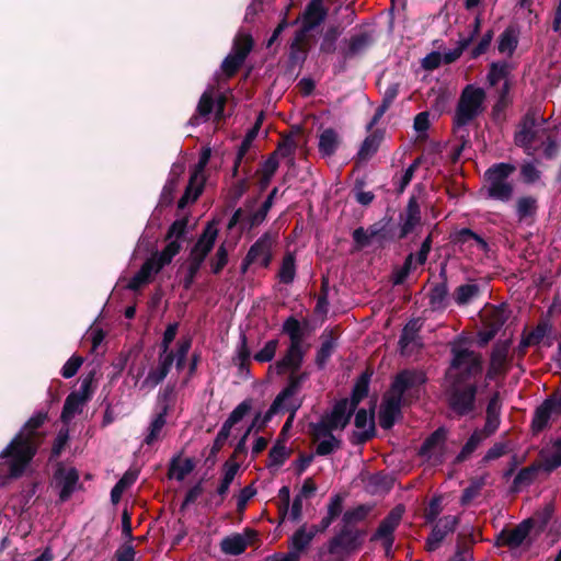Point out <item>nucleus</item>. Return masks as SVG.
<instances>
[{
    "instance_id": "obj_63",
    "label": "nucleus",
    "mask_w": 561,
    "mask_h": 561,
    "mask_svg": "<svg viewBox=\"0 0 561 561\" xmlns=\"http://www.w3.org/2000/svg\"><path fill=\"white\" fill-rule=\"evenodd\" d=\"M228 264V250L225 243L220 244L215 256L209 261L211 273L218 275Z\"/></svg>"
},
{
    "instance_id": "obj_30",
    "label": "nucleus",
    "mask_w": 561,
    "mask_h": 561,
    "mask_svg": "<svg viewBox=\"0 0 561 561\" xmlns=\"http://www.w3.org/2000/svg\"><path fill=\"white\" fill-rule=\"evenodd\" d=\"M195 461L193 458H185L183 462H181L180 455L174 456L168 468V478L175 479L178 481H183L187 474H190L195 469Z\"/></svg>"
},
{
    "instance_id": "obj_56",
    "label": "nucleus",
    "mask_w": 561,
    "mask_h": 561,
    "mask_svg": "<svg viewBox=\"0 0 561 561\" xmlns=\"http://www.w3.org/2000/svg\"><path fill=\"white\" fill-rule=\"evenodd\" d=\"M518 45L517 36L512 27H507L499 37L497 49L500 53L513 55Z\"/></svg>"
},
{
    "instance_id": "obj_31",
    "label": "nucleus",
    "mask_w": 561,
    "mask_h": 561,
    "mask_svg": "<svg viewBox=\"0 0 561 561\" xmlns=\"http://www.w3.org/2000/svg\"><path fill=\"white\" fill-rule=\"evenodd\" d=\"M215 108V100L211 92L205 91L198 101L196 106V113L190 118V124L197 126L201 124V119L204 122L208 121Z\"/></svg>"
},
{
    "instance_id": "obj_42",
    "label": "nucleus",
    "mask_w": 561,
    "mask_h": 561,
    "mask_svg": "<svg viewBox=\"0 0 561 561\" xmlns=\"http://www.w3.org/2000/svg\"><path fill=\"white\" fill-rule=\"evenodd\" d=\"M278 279L282 284L289 285L296 277V256L293 252H286L278 271Z\"/></svg>"
},
{
    "instance_id": "obj_10",
    "label": "nucleus",
    "mask_w": 561,
    "mask_h": 561,
    "mask_svg": "<svg viewBox=\"0 0 561 561\" xmlns=\"http://www.w3.org/2000/svg\"><path fill=\"white\" fill-rule=\"evenodd\" d=\"M404 513L402 505L394 506L387 516L379 523L376 531L373 534L370 540H381L387 558H391V551L394 543V531L400 525Z\"/></svg>"
},
{
    "instance_id": "obj_29",
    "label": "nucleus",
    "mask_w": 561,
    "mask_h": 561,
    "mask_svg": "<svg viewBox=\"0 0 561 561\" xmlns=\"http://www.w3.org/2000/svg\"><path fill=\"white\" fill-rule=\"evenodd\" d=\"M373 376V370L370 368H366L356 379L348 401L358 408L359 403L368 396L369 393V383Z\"/></svg>"
},
{
    "instance_id": "obj_64",
    "label": "nucleus",
    "mask_w": 561,
    "mask_h": 561,
    "mask_svg": "<svg viewBox=\"0 0 561 561\" xmlns=\"http://www.w3.org/2000/svg\"><path fill=\"white\" fill-rule=\"evenodd\" d=\"M253 409V400L251 398L243 400L240 402L229 414L227 417L234 425L241 422L244 416H247Z\"/></svg>"
},
{
    "instance_id": "obj_20",
    "label": "nucleus",
    "mask_w": 561,
    "mask_h": 561,
    "mask_svg": "<svg viewBox=\"0 0 561 561\" xmlns=\"http://www.w3.org/2000/svg\"><path fill=\"white\" fill-rule=\"evenodd\" d=\"M400 218L403 219V224L400 227L398 236L401 240L407 238L422 220L421 208L417 198L414 195L409 198L405 211L400 215Z\"/></svg>"
},
{
    "instance_id": "obj_36",
    "label": "nucleus",
    "mask_w": 561,
    "mask_h": 561,
    "mask_svg": "<svg viewBox=\"0 0 561 561\" xmlns=\"http://www.w3.org/2000/svg\"><path fill=\"white\" fill-rule=\"evenodd\" d=\"M539 470L540 465L538 463H531L528 467L522 468L513 480L511 492L516 493L519 492L523 486L530 485L537 478Z\"/></svg>"
},
{
    "instance_id": "obj_8",
    "label": "nucleus",
    "mask_w": 561,
    "mask_h": 561,
    "mask_svg": "<svg viewBox=\"0 0 561 561\" xmlns=\"http://www.w3.org/2000/svg\"><path fill=\"white\" fill-rule=\"evenodd\" d=\"M308 378L309 374L307 371L299 370L289 373L286 386L275 397L265 414L263 416L260 414V420L256 422V427L254 428L255 433H259L265 428L272 417L282 411L283 403L297 394L301 389L302 383Z\"/></svg>"
},
{
    "instance_id": "obj_50",
    "label": "nucleus",
    "mask_w": 561,
    "mask_h": 561,
    "mask_svg": "<svg viewBox=\"0 0 561 561\" xmlns=\"http://www.w3.org/2000/svg\"><path fill=\"white\" fill-rule=\"evenodd\" d=\"M480 295V287L477 284H463L458 286L453 294L458 306H466Z\"/></svg>"
},
{
    "instance_id": "obj_46",
    "label": "nucleus",
    "mask_w": 561,
    "mask_h": 561,
    "mask_svg": "<svg viewBox=\"0 0 561 561\" xmlns=\"http://www.w3.org/2000/svg\"><path fill=\"white\" fill-rule=\"evenodd\" d=\"M314 536L316 531H312L311 529L307 531L305 525L299 527L290 538L291 550L289 552H297V554L300 556V552L308 548Z\"/></svg>"
},
{
    "instance_id": "obj_22",
    "label": "nucleus",
    "mask_w": 561,
    "mask_h": 561,
    "mask_svg": "<svg viewBox=\"0 0 561 561\" xmlns=\"http://www.w3.org/2000/svg\"><path fill=\"white\" fill-rule=\"evenodd\" d=\"M321 345L319 350L316 353V365L319 369H322L325 367L327 363L329 362L330 357L332 356L333 352L337 347V334L335 333L334 329H325L321 336Z\"/></svg>"
},
{
    "instance_id": "obj_54",
    "label": "nucleus",
    "mask_w": 561,
    "mask_h": 561,
    "mask_svg": "<svg viewBox=\"0 0 561 561\" xmlns=\"http://www.w3.org/2000/svg\"><path fill=\"white\" fill-rule=\"evenodd\" d=\"M188 218L182 217L180 219L174 220L169 227L164 241L169 242H179L182 244V240L185 238L187 232Z\"/></svg>"
},
{
    "instance_id": "obj_43",
    "label": "nucleus",
    "mask_w": 561,
    "mask_h": 561,
    "mask_svg": "<svg viewBox=\"0 0 561 561\" xmlns=\"http://www.w3.org/2000/svg\"><path fill=\"white\" fill-rule=\"evenodd\" d=\"M485 437L486 436L482 431H480V430L473 431V433L470 435V437L468 438L466 444L462 446L459 454L456 456L454 463L458 465V463L466 461L474 453V450L478 448L480 443Z\"/></svg>"
},
{
    "instance_id": "obj_2",
    "label": "nucleus",
    "mask_w": 561,
    "mask_h": 561,
    "mask_svg": "<svg viewBox=\"0 0 561 561\" xmlns=\"http://www.w3.org/2000/svg\"><path fill=\"white\" fill-rule=\"evenodd\" d=\"M427 377L419 369H402L393 378L389 394L385 396L379 410V425L383 430H391L396 422L402 417V407H408L420 399L421 388L426 383Z\"/></svg>"
},
{
    "instance_id": "obj_18",
    "label": "nucleus",
    "mask_w": 561,
    "mask_h": 561,
    "mask_svg": "<svg viewBox=\"0 0 561 561\" xmlns=\"http://www.w3.org/2000/svg\"><path fill=\"white\" fill-rule=\"evenodd\" d=\"M538 117L536 112L528 111L522 118L518 130L515 133L514 141L515 145L523 148L530 147L536 138L537 130L535 129L537 126Z\"/></svg>"
},
{
    "instance_id": "obj_13",
    "label": "nucleus",
    "mask_w": 561,
    "mask_h": 561,
    "mask_svg": "<svg viewBox=\"0 0 561 561\" xmlns=\"http://www.w3.org/2000/svg\"><path fill=\"white\" fill-rule=\"evenodd\" d=\"M354 425L356 428L364 430L362 432L353 431L348 437L350 443L354 446L364 445L376 436L375 424V404L371 407L370 412L364 408L355 411Z\"/></svg>"
},
{
    "instance_id": "obj_62",
    "label": "nucleus",
    "mask_w": 561,
    "mask_h": 561,
    "mask_svg": "<svg viewBox=\"0 0 561 561\" xmlns=\"http://www.w3.org/2000/svg\"><path fill=\"white\" fill-rule=\"evenodd\" d=\"M508 75V66L506 62H492L486 76L488 82L491 87L496 85L502 79Z\"/></svg>"
},
{
    "instance_id": "obj_23",
    "label": "nucleus",
    "mask_w": 561,
    "mask_h": 561,
    "mask_svg": "<svg viewBox=\"0 0 561 561\" xmlns=\"http://www.w3.org/2000/svg\"><path fill=\"white\" fill-rule=\"evenodd\" d=\"M175 355H159L158 366L151 368L142 382V387L154 388L161 383L171 370Z\"/></svg>"
},
{
    "instance_id": "obj_12",
    "label": "nucleus",
    "mask_w": 561,
    "mask_h": 561,
    "mask_svg": "<svg viewBox=\"0 0 561 561\" xmlns=\"http://www.w3.org/2000/svg\"><path fill=\"white\" fill-rule=\"evenodd\" d=\"M181 251V243L179 242H169L162 251H156L148 257L139 268V273L144 275L145 278L148 279L149 283L152 282L153 276L160 271L169 265L173 257L178 255Z\"/></svg>"
},
{
    "instance_id": "obj_39",
    "label": "nucleus",
    "mask_w": 561,
    "mask_h": 561,
    "mask_svg": "<svg viewBox=\"0 0 561 561\" xmlns=\"http://www.w3.org/2000/svg\"><path fill=\"white\" fill-rule=\"evenodd\" d=\"M247 548V538L240 534L227 536L220 541L221 551L229 556H239L243 553Z\"/></svg>"
},
{
    "instance_id": "obj_14",
    "label": "nucleus",
    "mask_w": 561,
    "mask_h": 561,
    "mask_svg": "<svg viewBox=\"0 0 561 561\" xmlns=\"http://www.w3.org/2000/svg\"><path fill=\"white\" fill-rule=\"evenodd\" d=\"M535 526L533 518H526L514 528H503L496 536L495 546L516 549L520 547Z\"/></svg>"
},
{
    "instance_id": "obj_17",
    "label": "nucleus",
    "mask_w": 561,
    "mask_h": 561,
    "mask_svg": "<svg viewBox=\"0 0 561 561\" xmlns=\"http://www.w3.org/2000/svg\"><path fill=\"white\" fill-rule=\"evenodd\" d=\"M357 408L348 401V398L337 400L332 410L324 413L323 416L333 425L336 430L343 431L351 422Z\"/></svg>"
},
{
    "instance_id": "obj_44",
    "label": "nucleus",
    "mask_w": 561,
    "mask_h": 561,
    "mask_svg": "<svg viewBox=\"0 0 561 561\" xmlns=\"http://www.w3.org/2000/svg\"><path fill=\"white\" fill-rule=\"evenodd\" d=\"M381 139H382V134L379 130H376V131L371 133L370 135H368L364 139V141L357 152L358 160L365 161V160L369 159L373 154H375L380 146Z\"/></svg>"
},
{
    "instance_id": "obj_48",
    "label": "nucleus",
    "mask_w": 561,
    "mask_h": 561,
    "mask_svg": "<svg viewBox=\"0 0 561 561\" xmlns=\"http://www.w3.org/2000/svg\"><path fill=\"white\" fill-rule=\"evenodd\" d=\"M538 209L537 199L533 196H523L516 202V216L518 221L534 218Z\"/></svg>"
},
{
    "instance_id": "obj_7",
    "label": "nucleus",
    "mask_w": 561,
    "mask_h": 561,
    "mask_svg": "<svg viewBox=\"0 0 561 561\" xmlns=\"http://www.w3.org/2000/svg\"><path fill=\"white\" fill-rule=\"evenodd\" d=\"M446 389L447 404L457 417L472 414L477 409L478 386L473 382L462 383L448 380Z\"/></svg>"
},
{
    "instance_id": "obj_11",
    "label": "nucleus",
    "mask_w": 561,
    "mask_h": 561,
    "mask_svg": "<svg viewBox=\"0 0 561 561\" xmlns=\"http://www.w3.org/2000/svg\"><path fill=\"white\" fill-rule=\"evenodd\" d=\"M366 534L364 529L342 524L340 530L329 540L328 551L330 554L356 551L362 547Z\"/></svg>"
},
{
    "instance_id": "obj_3",
    "label": "nucleus",
    "mask_w": 561,
    "mask_h": 561,
    "mask_svg": "<svg viewBox=\"0 0 561 561\" xmlns=\"http://www.w3.org/2000/svg\"><path fill=\"white\" fill-rule=\"evenodd\" d=\"M484 100L485 92L482 88L468 84L461 91L453 119L454 133L459 134L460 138L469 137L466 126L482 113Z\"/></svg>"
},
{
    "instance_id": "obj_59",
    "label": "nucleus",
    "mask_w": 561,
    "mask_h": 561,
    "mask_svg": "<svg viewBox=\"0 0 561 561\" xmlns=\"http://www.w3.org/2000/svg\"><path fill=\"white\" fill-rule=\"evenodd\" d=\"M244 59L240 58L236 54H229L221 62V70L227 78H232L237 75L240 68L244 64Z\"/></svg>"
},
{
    "instance_id": "obj_38",
    "label": "nucleus",
    "mask_w": 561,
    "mask_h": 561,
    "mask_svg": "<svg viewBox=\"0 0 561 561\" xmlns=\"http://www.w3.org/2000/svg\"><path fill=\"white\" fill-rule=\"evenodd\" d=\"M87 403L84 398L70 392L64 403L60 420L62 423H69L77 413L82 411V407Z\"/></svg>"
},
{
    "instance_id": "obj_21",
    "label": "nucleus",
    "mask_w": 561,
    "mask_h": 561,
    "mask_svg": "<svg viewBox=\"0 0 561 561\" xmlns=\"http://www.w3.org/2000/svg\"><path fill=\"white\" fill-rule=\"evenodd\" d=\"M502 400L499 391L492 393L485 409V423L482 432L485 436L494 434L501 423Z\"/></svg>"
},
{
    "instance_id": "obj_52",
    "label": "nucleus",
    "mask_w": 561,
    "mask_h": 561,
    "mask_svg": "<svg viewBox=\"0 0 561 561\" xmlns=\"http://www.w3.org/2000/svg\"><path fill=\"white\" fill-rule=\"evenodd\" d=\"M342 33L339 25H330L322 35L320 53L333 54L336 50V42Z\"/></svg>"
},
{
    "instance_id": "obj_51",
    "label": "nucleus",
    "mask_w": 561,
    "mask_h": 561,
    "mask_svg": "<svg viewBox=\"0 0 561 561\" xmlns=\"http://www.w3.org/2000/svg\"><path fill=\"white\" fill-rule=\"evenodd\" d=\"M511 344V340L497 341L494 343L490 355V364L506 369L505 366L507 363Z\"/></svg>"
},
{
    "instance_id": "obj_9",
    "label": "nucleus",
    "mask_w": 561,
    "mask_h": 561,
    "mask_svg": "<svg viewBox=\"0 0 561 561\" xmlns=\"http://www.w3.org/2000/svg\"><path fill=\"white\" fill-rule=\"evenodd\" d=\"M561 416V387L549 394L540 405L534 411L531 420V431L539 434L545 431L550 420H557Z\"/></svg>"
},
{
    "instance_id": "obj_57",
    "label": "nucleus",
    "mask_w": 561,
    "mask_h": 561,
    "mask_svg": "<svg viewBox=\"0 0 561 561\" xmlns=\"http://www.w3.org/2000/svg\"><path fill=\"white\" fill-rule=\"evenodd\" d=\"M514 187L510 182L489 185L488 196L500 202H508L513 196Z\"/></svg>"
},
{
    "instance_id": "obj_55",
    "label": "nucleus",
    "mask_w": 561,
    "mask_h": 561,
    "mask_svg": "<svg viewBox=\"0 0 561 561\" xmlns=\"http://www.w3.org/2000/svg\"><path fill=\"white\" fill-rule=\"evenodd\" d=\"M370 511V507L364 504L356 506L355 508L347 510L342 515V524L350 527H355L356 524L366 519Z\"/></svg>"
},
{
    "instance_id": "obj_60",
    "label": "nucleus",
    "mask_w": 561,
    "mask_h": 561,
    "mask_svg": "<svg viewBox=\"0 0 561 561\" xmlns=\"http://www.w3.org/2000/svg\"><path fill=\"white\" fill-rule=\"evenodd\" d=\"M342 440L336 436L323 438L316 447L314 455L325 457L333 454L335 450L341 449Z\"/></svg>"
},
{
    "instance_id": "obj_35",
    "label": "nucleus",
    "mask_w": 561,
    "mask_h": 561,
    "mask_svg": "<svg viewBox=\"0 0 561 561\" xmlns=\"http://www.w3.org/2000/svg\"><path fill=\"white\" fill-rule=\"evenodd\" d=\"M291 450L285 445V438L277 437L275 444L268 451L267 468H279L289 458Z\"/></svg>"
},
{
    "instance_id": "obj_32",
    "label": "nucleus",
    "mask_w": 561,
    "mask_h": 561,
    "mask_svg": "<svg viewBox=\"0 0 561 561\" xmlns=\"http://www.w3.org/2000/svg\"><path fill=\"white\" fill-rule=\"evenodd\" d=\"M447 439V431L445 427L440 426L435 430L430 436L425 438L422 443L419 455L421 457H426L428 459L432 458V451L437 447H444V444Z\"/></svg>"
},
{
    "instance_id": "obj_47",
    "label": "nucleus",
    "mask_w": 561,
    "mask_h": 561,
    "mask_svg": "<svg viewBox=\"0 0 561 561\" xmlns=\"http://www.w3.org/2000/svg\"><path fill=\"white\" fill-rule=\"evenodd\" d=\"M168 411L169 407L164 405L161 412H159L151 421L148 427V434L144 439L145 444L152 445L159 438V435L167 423Z\"/></svg>"
},
{
    "instance_id": "obj_41",
    "label": "nucleus",
    "mask_w": 561,
    "mask_h": 561,
    "mask_svg": "<svg viewBox=\"0 0 561 561\" xmlns=\"http://www.w3.org/2000/svg\"><path fill=\"white\" fill-rule=\"evenodd\" d=\"M551 331L549 320L541 319L528 333H523V346L539 345L543 337Z\"/></svg>"
},
{
    "instance_id": "obj_27",
    "label": "nucleus",
    "mask_w": 561,
    "mask_h": 561,
    "mask_svg": "<svg viewBox=\"0 0 561 561\" xmlns=\"http://www.w3.org/2000/svg\"><path fill=\"white\" fill-rule=\"evenodd\" d=\"M511 82L505 80L502 87L497 90V100L492 107V119L495 123H502L505 121V111L512 104L513 100L510 94L511 92Z\"/></svg>"
},
{
    "instance_id": "obj_58",
    "label": "nucleus",
    "mask_w": 561,
    "mask_h": 561,
    "mask_svg": "<svg viewBox=\"0 0 561 561\" xmlns=\"http://www.w3.org/2000/svg\"><path fill=\"white\" fill-rule=\"evenodd\" d=\"M420 329H421V325L419 324V321L415 319L410 320L404 325V328L402 329L400 339H399V345L401 346V348H405L408 345H410L415 340Z\"/></svg>"
},
{
    "instance_id": "obj_28",
    "label": "nucleus",
    "mask_w": 561,
    "mask_h": 561,
    "mask_svg": "<svg viewBox=\"0 0 561 561\" xmlns=\"http://www.w3.org/2000/svg\"><path fill=\"white\" fill-rule=\"evenodd\" d=\"M277 193H278V188L274 187L268 193V195L266 196L265 201L262 203L260 208L256 211L251 213L247 217L245 225H247L248 230H252V229L259 227L266 220L267 214L271 210V208L273 207V204H274Z\"/></svg>"
},
{
    "instance_id": "obj_1",
    "label": "nucleus",
    "mask_w": 561,
    "mask_h": 561,
    "mask_svg": "<svg viewBox=\"0 0 561 561\" xmlns=\"http://www.w3.org/2000/svg\"><path fill=\"white\" fill-rule=\"evenodd\" d=\"M47 419V412L35 413L0 453V476L19 479L24 474L43 442L44 435L38 428Z\"/></svg>"
},
{
    "instance_id": "obj_16",
    "label": "nucleus",
    "mask_w": 561,
    "mask_h": 561,
    "mask_svg": "<svg viewBox=\"0 0 561 561\" xmlns=\"http://www.w3.org/2000/svg\"><path fill=\"white\" fill-rule=\"evenodd\" d=\"M185 171L183 163H173L169 172L168 180L162 187L158 205L156 209H164L171 206L174 202V195L178 191L180 179Z\"/></svg>"
},
{
    "instance_id": "obj_61",
    "label": "nucleus",
    "mask_w": 561,
    "mask_h": 561,
    "mask_svg": "<svg viewBox=\"0 0 561 561\" xmlns=\"http://www.w3.org/2000/svg\"><path fill=\"white\" fill-rule=\"evenodd\" d=\"M369 485L374 488V492H389L392 489V478L383 472H377L369 478Z\"/></svg>"
},
{
    "instance_id": "obj_33",
    "label": "nucleus",
    "mask_w": 561,
    "mask_h": 561,
    "mask_svg": "<svg viewBox=\"0 0 561 561\" xmlns=\"http://www.w3.org/2000/svg\"><path fill=\"white\" fill-rule=\"evenodd\" d=\"M340 142L339 134L333 128H327L319 136V152L323 157H331L336 152Z\"/></svg>"
},
{
    "instance_id": "obj_49",
    "label": "nucleus",
    "mask_w": 561,
    "mask_h": 561,
    "mask_svg": "<svg viewBox=\"0 0 561 561\" xmlns=\"http://www.w3.org/2000/svg\"><path fill=\"white\" fill-rule=\"evenodd\" d=\"M282 331L289 336V344L302 345L305 334L302 332L299 320H297L295 317H288L284 321Z\"/></svg>"
},
{
    "instance_id": "obj_34",
    "label": "nucleus",
    "mask_w": 561,
    "mask_h": 561,
    "mask_svg": "<svg viewBox=\"0 0 561 561\" xmlns=\"http://www.w3.org/2000/svg\"><path fill=\"white\" fill-rule=\"evenodd\" d=\"M515 171V167L511 163L500 162L490 167L485 171V179L490 185L506 183L507 179Z\"/></svg>"
},
{
    "instance_id": "obj_45",
    "label": "nucleus",
    "mask_w": 561,
    "mask_h": 561,
    "mask_svg": "<svg viewBox=\"0 0 561 561\" xmlns=\"http://www.w3.org/2000/svg\"><path fill=\"white\" fill-rule=\"evenodd\" d=\"M508 320V312L504 305L494 307L488 317L483 320V327L490 328L495 333L503 328Z\"/></svg>"
},
{
    "instance_id": "obj_24",
    "label": "nucleus",
    "mask_w": 561,
    "mask_h": 561,
    "mask_svg": "<svg viewBox=\"0 0 561 561\" xmlns=\"http://www.w3.org/2000/svg\"><path fill=\"white\" fill-rule=\"evenodd\" d=\"M329 14V9L324 4L308 2L301 13L300 21L311 30H317L324 23Z\"/></svg>"
},
{
    "instance_id": "obj_40",
    "label": "nucleus",
    "mask_w": 561,
    "mask_h": 561,
    "mask_svg": "<svg viewBox=\"0 0 561 561\" xmlns=\"http://www.w3.org/2000/svg\"><path fill=\"white\" fill-rule=\"evenodd\" d=\"M254 47V39L250 33L239 31L232 42L231 54H236L242 59H247Z\"/></svg>"
},
{
    "instance_id": "obj_6",
    "label": "nucleus",
    "mask_w": 561,
    "mask_h": 561,
    "mask_svg": "<svg viewBox=\"0 0 561 561\" xmlns=\"http://www.w3.org/2000/svg\"><path fill=\"white\" fill-rule=\"evenodd\" d=\"M259 420H260V412H257L255 414L251 424L248 426V428L245 430L243 435L237 442L231 456L222 465V473L224 474H222L219 485L216 489V495L219 497L218 501L215 502L216 507H219L224 503V501L229 492V488H230L236 474L238 473V471L240 469V463L237 460L241 455H243V456L247 455V453H248L247 442H248L249 435L253 431L255 432L254 428L256 427V422Z\"/></svg>"
},
{
    "instance_id": "obj_19",
    "label": "nucleus",
    "mask_w": 561,
    "mask_h": 561,
    "mask_svg": "<svg viewBox=\"0 0 561 561\" xmlns=\"http://www.w3.org/2000/svg\"><path fill=\"white\" fill-rule=\"evenodd\" d=\"M54 477L58 486H60L59 501L64 503L71 497L79 481V473L75 468L66 470L59 465Z\"/></svg>"
},
{
    "instance_id": "obj_53",
    "label": "nucleus",
    "mask_w": 561,
    "mask_h": 561,
    "mask_svg": "<svg viewBox=\"0 0 561 561\" xmlns=\"http://www.w3.org/2000/svg\"><path fill=\"white\" fill-rule=\"evenodd\" d=\"M336 431V428L331 425V423L322 415L319 422H311L309 424V432L312 442H318L321 438H328L331 436H335L333 432Z\"/></svg>"
},
{
    "instance_id": "obj_5",
    "label": "nucleus",
    "mask_w": 561,
    "mask_h": 561,
    "mask_svg": "<svg viewBox=\"0 0 561 561\" xmlns=\"http://www.w3.org/2000/svg\"><path fill=\"white\" fill-rule=\"evenodd\" d=\"M217 236L218 229L213 222H208L192 247L187 257L186 273L181 282L185 290L191 289L195 283L203 263L214 249Z\"/></svg>"
},
{
    "instance_id": "obj_15",
    "label": "nucleus",
    "mask_w": 561,
    "mask_h": 561,
    "mask_svg": "<svg viewBox=\"0 0 561 561\" xmlns=\"http://www.w3.org/2000/svg\"><path fill=\"white\" fill-rule=\"evenodd\" d=\"M305 358V351L302 345H291L287 347L285 354L279 358L274 366H270L275 369L278 376H283L286 373L299 371Z\"/></svg>"
},
{
    "instance_id": "obj_25",
    "label": "nucleus",
    "mask_w": 561,
    "mask_h": 561,
    "mask_svg": "<svg viewBox=\"0 0 561 561\" xmlns=\"http://www.w3.org/2000/svg\"><path fill=\"white\" fill-rule=\"evenodd\" d=\"M373 42V36L368 32L352 35L347 42V47L342 50L344 59H352L365 53L371 46Z\"/></svg>"
},
{
    "instance_id": "obj_26",
    "label": "nucleus",
    "mask_w": 561,
    "mask_h": 561,
    "mask_svg": "<svg viewBox=\"0 0 561 561\" xmlns=\"http://www.w3.org/2000/svg\"><path fill=\"white\" fill-rule=\"evenodd\" d=\"M272 238L268 232L263 233L249 249L242 261V270L245 271L251 264L271 251Z\"/></svg>"
},
{
    "instance_id": "obj_4",
    "label": "nucleus",
    "mask_w": 561,
    "mask_h": 561,
    "mask_svg": "<svg viewBox=\"0 0 561 561\" xmlns=\"http://www.w3.org/2000/svg\"><path fill=\"white\" fill-rule=\"evenodd\" d=\"M451 359L446 370L447 380L468 383L483 371V356L468 347L453 346Z\"/></svg>"
},
{
    "instance_id": "obj_37",
    "label": "nucleus",
    "mask_w": 561,
    "mask_h": 561,
    "mask_svg": "<svg viewBox=\"0 0 561 561\" xmlns=\"http://www.w3.org/2000/svg\"><path fill=\"white\" fill-rule=\"evenodd\" d=\"M448 284L436 283L428 293V304L432 310H445L448 306Z\"/></svg>"
}]
</instances>
